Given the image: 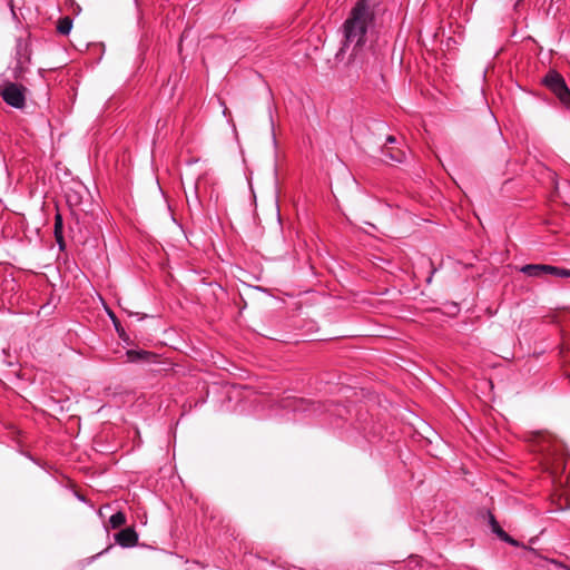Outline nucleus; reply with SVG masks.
<instances>
[{
	"label": "nucleus",
	"mask_w": 570,
	"mask_h": 570,
	"mask_svg": "<svg viewBox=\"0 0 570 570\" xmlns=\"http://www.w3.org/2000/svg\"><path fill=\"white\" fill-rule=\"evenodd\" d=\"M395 140H396V139H395V137H394V136H387V137H386V142H389V144H393V142H395Z\"/></svg>",
	"instance_id": "dca6fc26"
},
{
	"label": "nucleus",
	"mask_w": 570,
	"mask_h": 570,
	"mask_svg": "<svg viewBox=\"0 0 570 570\" xmlns=\"http://www.w3.org/2000/svg\"><path fill=\"white\" fill-rule=\"evenodd\" d=\"M126 514L122 511H117L116 513L110 515L108 523L111 529H118L126 524Z\"/></svg>",
	"instance_id": "9d476101"
},
{
	"label": "nucleus",
	"mask_w": 570,
	"mask_h": 570,
	"mask_svg": "<svg viewBox=\"0 0 570 570\" xmlns=\"http://www.w3.org/2000/svg\"><path fill=\"white\" fill-rule=\"evenodd\" d=\"M489 524H490V528L492 530V532L494 534L498 535V538L502 541H504L505 543L510 544V546H513V547H521L522 544L513 539L510 534H508L499 524V522L497 521V519L494 518L493 514L490 513L489 515Z\"/></svg>",
	"instance_id": "39448f33"
},
{
	"label": "nucleus",
	"mask_w": 570,
	"mask_h": 570,
	"mask_svg": "<svg viewBox=\"0 0 570 570\" xmlns=\"http://www.w3.org/2000/svg\"><path fill=\"white\" fill-rule=\"evenodd\" d=\"M62 229H63L62 216L60 213H57L55 216L53 234H55V238H56L60 249H63V247H65Z\"/></svg>",
	"instance_id": "6e6552de"
},
{
	"label": "nucleus",
	"mask_w": 570,
	"mask_h": 570,
	"mask_svg": "<svg viewBox=\"0 0 570 570\" xmlns=\"http://www.w3.org/2000/svg\"><path fill=\"white\" fill-rule=\"evenodd\" d=\"M541 82L567 109H570V89L560 72L554 69L549 70Z\"/></svg>",
	"instance_id": "f03ea898"
},
{
	"label": "nucleus",
	"mask_w": 570,
	"mask_h": 570,
	"mask_svg": "<svg viewBox=\"0 0 570 570\" xmlns=\"http://www.w3.org/2000/svg\"><path fill=\"white\" fill-rule=\"evenodd\" d=\"M520 272L528 277L541 278L548 276V265L547 264H527L520 268Z\"/></svg>",
	"instance_id": "423d86ee"
},
{
	"label": "nucleus",
	"mask_w": 570,
	"mask_h": 570,
	"mask_svg": "<svg viewBox=\"0 0 570 570\" xmlns=\"http://www.w3.org/2000/svg\"><path fill=\"white\" fill-rule=\"evenodd\" d=\"M194 190H195V198L198 202L199 198H198V184L197 183L194 184Z\"/></svg>",
	"instance_id": "2eb2a0df"
},
{
	"label": "nucleus",
	"mask_w": 570,
	"mask_h": 570,
	"mask_svg": "<svg viewBox=\"0 0 570 570\" xmlns=\"http://www.w3.org/2000/svg\"><path fill=\"white\" fill-rule=\"evenodd\" d=\"M72 29V18L70 16H66L59 19L57 24V30L61 35H69Z\"/></svg>",
	"instance_id": "f8f14e48"
},
{
	"label": "nucleus",
	"mask_w": 570,
	"mask_h": 570,
	"mask_svg": "<svg viewBox=\"0 0 570 570\" xmlns=\"http://www.w3.org/2000/svg\"><path fill=\"white\" fill-rule=\"evenodd\" d=\"M391 159L399 161V163H401L403 160V158L401 156H394V155H391Z\"/></svg>",
	"instance_id": "f3484780"
},
{
	"label": "nucleus",
	"mask_w": 570,
	"mask_h": 570,
	"mask_svg": "<svg viewBox=\"0 0 570 570\" xmlns=\"http://www.w3.org/2000/svg\"><path fill=\"white\" fill-rule=\"evenodd\" d=\"M129 362H149L155 357V354L148 351L128 350L126 352Z\"/></svg>",
	"instance_id": "0eeeda50"
},
{
	"label": "nucleus",
	"mask_w": 570,
	"mask_h": 570,
	"mask_svg": "<svg viewBox=\"0 0 570 570\" xmlns=\"http://www.w3.org/2000/svg\"><path fill=\"white\" fill-rule=\"evenodd\" d=\"M535 438L538 440L540 451L541 452H548L549 451V444L552 442L553 436L548 432H537Z\"/></svg>",
	"instance_id": "1a4fd4ad"
},
{
	"label": "nucleus",
	"mask_w": 570,
	"mask_h": 570,
	"mask_svg": "<svg viewBox=\"0 0 570 570\" xmlns=\"http://www.w3.org/2000/svg\"><path fill=\"white\" fill-rule=\"evenodd\" d=\"M17 47H18V55L22 56V52H21L22 49L27 52V43L22 39H18Z\"/></svg>",
	"instance_id": "ddd939ff"
},
{
	"label": "nucleus",
	"mask_w": 570,
	"mask_h": 570,
	"mask_svg": "<svg viewBox=\"0 0 570 570\" xmlns=\"http://www.w3.org/2000/svg\"><path fill=\"white\" fill-rule=\"evenodd\" d=\"M115 541L121 548H132L138 543V533L135 528L128 527L115 534Z\"/></svg>",
	"instance_id": "20e7f679"
},
{
	"label": "nucleus",
	"mask_w": 570,
	"mask_h": 570,
	"mask_svg": "<svg viewBox=\"0 0 570 570\" xmlns=\"http://www.w3.org/2000/svg\"><path fill=\"white\" fill-rule=\"evenodd\" d=\"M547 274L557 278H570V269L553 265H548Z\"/></svg>",
	"instance_id": "9b49d317"
},
{
	"label": "nucleus",
	"mask_w": 570,
	"mask_h": 570,
	"mask_svg": "<svg viewBox=\"0 0 570 570\" xmlns=\"http://www.w3.org/2000/svg\"><path fill=\"white\" fill-rule=\"evenodd\" d=\"M71 3V9H72V13H78L80 11V7L78 6L77 2H70Z\"/></svg>",
	"instance_id": "4468645a"
},
{
	"label": "nucleus",
	"mask_w": 570,
	"mask_h": 570,
	"mask_svg": "<svg viewBox=\"0 0 570 570\" xmlns=\"http://www.w3.org/2000/svg\"><path fill=\"white\" fill-rule=\"evenodd\" d=\"M19 59L30 60V57H29V56H26V57H19Z\"/></svg>",
	"instance_id": "a211bd4d"
},
{
	"label": "nucleus",
	"mask_w": 570,
	"mask_h": 570,
	"mask_svg": "<svg viewBox=\"0 0 570 570\" xmlns=\"http://www.w3.org/2000/svg\"><path fill=\"white\" fill-rule=\"evenodd\" d=\"M374 22V10L370 2H356L343 23V49L353 46L362 48L366 42V33Z\"/></svg>",
	"instance_id": "f257e3e1"
},
{
	"label": "nucleus",
	"mask_w": 570,
	"mask_h": 570,
	"mask_svg": "<svg viewBox=\"0 0 570 570\" xmlns=\"http://www.w3.org/2000/svg\"><path fill=\"white\" fill-rule=\"evenodd\" d=\"M27 88L20 83L6 82L0 89L3 101L12 108L23 109L26 106Z\"/></svg>",
	"instance_id": "7ed1b4c3"
},
{
	"label": "nucleus",
	"mask_w": 570,
	"mask_h": 570,
	"mask_svg": "<svg viewBox=\"0 0 570 570\" xmlns=\"http://www.w3.org/2000/svg\"><path fill=\"white\" fill-rule=\"evenodd\" d=\"M11 11H13V2H9Z\"/></svg>",
	"instance_id": "6ab92c4d"
}]
</instances>
